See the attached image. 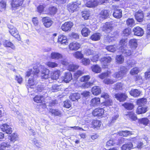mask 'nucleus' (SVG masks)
I'll use <instances>...</instances> for the list:
<instances>
[{
    "label": "nucleus",
    "instance_id": "nucleus-31",
    "mask_svg": "<svg viewBox=\"0 0 150 150\" xmlns=\"http://www.w3.org/2000/svg\"><path fill=\"white\" fill-rule=\"evenodd\" d=\"M80 94L78 93H74L71 94L69 96L70 98L73 101H75L80 98Z\"/></svg>",
    "mask_w": 150,
    "mask_h": 150
},
{
    "label": "nucleus",
    "instance_id": "nucleus-42",
    "mask_svg": "<svg viewBox=\"0 0 150 150\" xmlns=\"http://www.w3.org/2000/svg\"><path fill=\"white\" fill-rule=\"evenodd\" d=\"M122 53L126 56H129L131 55L132 52L131 51L126 49V48H124L120 50Z\"/></svg>",
    "mask_w": 150,
    "mask_h": 150
},
{
    "label": "nucleus",
    "instance_id": "nucleus-6",
    "mask_svg": "<svg viewBox=\"0 0 150 150\" xmlns=\"http://www.w3.org/2000/svg\"><path fill=\"white\" fill-rule=\"evenodd\" d=\"M86 6L88 7L92 8L97 6L99 4L96 0H84Z\"/></svg>",
    "mask_w": 150,
    "mask_h": 150
},
{
    "label": "nucleus",
    "instance_id": "nucleus-16",
    "mask_svg": "<svg viewBox=\"0 0 150 150\" xmlns=\"http://www.w3.org/2000/svg\"><path fill=\"white\" fill-rule=\"evenodd\" d=\"M135 17L136 20L139 22H142L143 19L144 15L142 11H138L135 13Z\"/></svg>",
    "mask_w": 150,
    "mask_h": 150
},
{
    "label": "nucleus",
    "instance_id": "nucleus-19",
    "mask_svg": "<svg viewBox=\"0 0 150 150\" xmlns=\"http://www.w3.org/2000/svg\"><path fill=\"white\" fill-rule=\"evenodd\" d=\"M23 0H13L11 3L12 7L13 8H17L21 6Z\"/></svg>",
    "mask_w": 150,
    "mask_h": 150
},
{
    "label": "nucleus",
    "instance_id": "nucleus-33",
    "mask_svg": "<svg viewBox=\"0 0 150 150\" xmlns=\"http://www.w3.org/2000/svg\"><path fill=\"white\" fill-rule=\"evenodd\" d=\"M60 72V71L57 70L53 72L51 74V78L52 79L57 80L58 79Z\"/></svg>",
    "mask_w": 150,
    "mask_h": 150
},
{
    "label": "nucleus",
    "instance_id": "nucleus-40",
    "mask_svg": "<svg viewBox=\"0 0 150 150\" xmlns=\"http://www.w3.org/2000/svg\"><path fill=\"white\" fill-rule=\"evenodd\" d=\"M117 134L120 136L123 137H127L129 134H132L131 132L128 131H122L118 132Z\"/></svg>",
    "mask_w": 150,
    "mask_h": 150
},
{
    "label": "nucleus",
    "instance_id": "nucleus-50",
    "mask_svg": "<svg viewBox=\"0 0 150 150\" xmlns=\"http://www.w3.org/2000/svg\"><path fill=\"white\" fill-rule=\"evenodd\" d=\"M122 106L127 110H131L134 108V105L132 103H125L122 105Z\"/></svg>",
    "mask_w": 150,
    "mask_h": 150
},
{
    "label": "nucleus",
    "instance_id": "nucleus-48",
    "mask_svg": "<svg viewBox=\"0 0 150 150\" xmlns=\"http://www.w3.org/2000/svg\"><path fill=\"white\" fill-rule=\"evenodd\" d=\"M81 32L83 36L84 37H87L89 34L90 31L88 28H85L82 29Z\"/></svg>",
    "mask_w": 150,
    "mask_h": 150
},
{
    "label": "nucleus",
    "instance_id": "nucleus-49",
    "mask_svg": "<svg viewBox=\"0 0 150 150\" xmlns=\"http://www.w3.org/2000/svg\"><path fill=\"white\" fill-rule=\"evenodd\" d=\"M92 123L94 128L97 129L99 128L101 125V122L98 120H94Z\"/></svg>",
    "mask_w": 150,
    "mask_h": 150
},
{
    "label": "nucleus",
    "instance_id": "nucleus-45",
    "mask_svg": "<svg viewBox=\"0 0 150 150\" xmlns=\"http://www.w3.org/2000/svg\"><path fill=\"white\" fill-rule=\"evenodd\" d=\"M73 56L77 59H82L83 56L81 52L77 51L73 54Z\"/></svg>",
    "mask_w": 150,
    "mask_h": 150
},
{
    "label": "nucleus",
    "instance_id": "nucleus-58",
    "mask_svg": "<svg viewBox=\"0 0 150 150\" xmlns=\"http://www.w3.org/2000/svg\"><path fill=\"white\" fill-rule=\"evenodd\" d=\"M49 13L51 14H54L57 12V9L56 8L53 6L49 8Z\"/></svg>",
    "mask_w": 150,
    "mask_h": 150
},
{
    "label": "nucleus",
    "instance_id": "nucleus-26",
    "mask_svg": "<svg viewBox=\"0 0 150 150\" xmlns=\"http://www.w3.org/2000/svg\"><path fill=\"white\" fill-rule=\"evenodd\" d=\"M36 77H34L35 78H30L28 82L27 83V86L28 88V87L30 88L32 86H33L35 85L37 83L35 81V79Z\"/></svg>",
    "mask_w": 150,
    "mask_h": 150
},
{
    "label": "nucleus",
    "instance_id": "nucleus-53",
    "mask_svg": "<svg viewBox=\"0 0 150 150\" xmlns=\"http://www.w3.org/2000/svg\"><path fill=\"white\" fill-rule=\"evenodd\" d=\"M82 16L85 20L88 19L90 16V12L88 11H83Z\"/></svg>",
    "mask_w": 150,
    "mask_h": 150
},
{
    "label": "nucleus",
    "instance_id": "nucleus-17",
    "mask_svg": "<svg viewBox=\"0 0 150 150\" xmlns=\"http://www.w3.org/2000/svg\"><path fill=\"white\" fill-rule=\"evenodd\" d=\"M125 115L128 117L129 119L132 121H135L137 119L136 115L132 112H126L125 113Z\"/></svg>",
    "mask_w": 150,
    "mask_h": 150
},
{
    "label": "nucleus",
    "instance_id": "nucleus-1",
    "mask_svg": "<svg viewBox=\"0 0 150 150\" xmlns=\"http://www.w3.org/2000/svg\"><path fill=\"white\" fill-rule=\"evenodd\" d=\"M81 4V2L79 1L72 2L67 5V9L69 12L73 13L76 10Z\"/></svg>",
    "mask_w": 150,
    "mask_h": 150
},
{
    "label": "nucleus",
    "instance_id": "nucleus-54",
    "mask_svg": "<svg viewBox=\"0 0 150 150\" xmlns=\"http://www.w3.org/2000/svg\"><path fill=\"white\" fill-rule=\"evenodd\" d=\"M139 70L137 67H135L132 69L130 72V74L133 75L137 74L139 72Z\"/></svg>",
    "mask_w": 150,
    "mask_h": 150
},
{
    "label": "nucleus",
    "instance_id": "nucleus-59",
    "mask_svg": "<svg viewBox=\"0 0 150 150\" xmlns=\"http://www.w3.org/2000/svg\"><path fill=\"white\" fill-rule=\"evenodd\" d=\"M146 101V99L144 98L138 99L137 101V103L139 105L143 104Z\"/></svg>",
    "mask_w": 150,
    "mask_h": 150
},
{
    "label": "nucleus",
    "instance_id": "nucleus-36",
    "mask_svg": "<svg viewBox=\"0 0 150 150\" xmlns=\"http://www.w3.org/2000/svg\"><path fill=\"white\" fill-rule=\"evenodd\" d=\"M91 69L93 71L96 73L100 72L101 70V67L97 64L93 65Z\"/></svg>",
    "mask_w": 150,
    "mask_h": 150
},
{
    "label": "nucleus",
    "instance_id": "nucleus-13",
    "mask_svg": "<svg viewBox=\"0 0 150 150\" xmlns=\"http://www.w3.org/2000/svg\"><path fill=\"white\" fill-rule=\"evenodd\" d=\"M134 34L138 36H142L144 33V32L143 30L139 27H137L134 28L133 29Z\"/></svg>",
    "mask_w": 150,
    "mask_h": 150
},
{
    "label": "nucleus",
    "instance_id": "nucleus-4",
    "mask_svg": "<svg viewBox=\"0 0 150 150\" xmlns=\"http://www.w3.org/2000/svg\"><path fill=\"white\" fill-rule=\"evenodd\" d=\"M101 30L107 33H108L112 31L113 28L112 24L110 22H106L101 27Z\"/></svg>",
    "mask_w": 150,
    "mask_h": 150
},
{
    "label": "nucleus",
    "instance_id": "nucleus-3",
    "mask_svg": "<svg viewBox=\"0 0 150 150\" xmlns=\"http://www.w3.org/2000/svg\"><path fill=\"white\" fill-rule=\"evenodd\" d=\"M127 69L125 67H122L120 70L118 72L115 73L113 75V76L117 79H120L125 75L127 71Z\"/></svg>",
    "mask_w": 150,
    "mask_h": 150
},
{
    "label": "nucleus",
    "instance_id": "nucleus-56",
    "mask_svg": "<svg viewBox=\"0 0 150 150\" xmlns=\"http://www.w3.org/2000/svg\"><path fill=\"white\" fill-rule=\"evenodd\" d=\"M82 59L81 62L83 65H87L90 64V61L89 59L86 58H82Z\"/></svg>",
    "mask_w": 150,
    "mask_h": 150
},
{
    "label": "nucleus",
    "instance_id": "nucleus-9",
    "mask_svg": "<svg viewBox=\"0 0 150 150\" xmlns=\"http://www.w3.org/2000/svg\"><path fill=\"white\" fill-rule=\"evenodd\" d=\"M112 58L109 56H107L103 57L100 59V61L102 64L104 66H105L108 65V64L110 63L111 62Z\"/></svg>",
    "mask_w": 150,
    "mask_h": 150
},
{
    "label": "nucleus",
    "instance_id": "nucleus-24",
    "mask_svg": "<svg viewBox=\"0 0 150 150\" xmlns=\"http://www.w3.org/2000/svg\"><path fill=\"white\" fill-rule=\"evenodd\" d=\"M113 15L114 17L119 18L122 16V11L118 8H116L115 9Z\"/></svg>",
    "mask_w": 150,
    "mask_h": 150
},
{
    "label": "nucleus",
    "instance_id": "nucleus-23",
    "mask_svg": "<svg viewBox=\"0 0 150 150\" xmlns=\"http://www.w3.org/2000/svg\"><path fill=\"white\" fill-rule=\"evenodd\" d=\"M49 72L50 71L48 69L45 68H44L42 71L41 76V78L45 79H47L49 76Z\"/></svg>",
    "mask_w": 150,
    "mask_h": 150
},
{
    "label": "nucleus",
    "instance_id": "nucleus-38",
    "mask_svg": "<svg viewBox=\"0 0 150 150\" xmlns=\"http://www.w3.org/2000/svg\"><path fill=\"white\" fill-rule=\"evenodd\" d=\"M149 120L146 118H143L138 119V122L139 124H142L144 125H147L149 123Z\"/></svg>",
    "mask_w": 150,
    "mask_h": 150
},
{
    "label": "nucleus",
    "instance_id": "nucleus-7",
    "mask_svg": "<svg viewBox=\"0 0 150 150\" xmlns=\"http://www.w3.org/2000/svg\"><path fill=\"white\" fill-rule=\"evenodd\" d=\"M39 72V71L38 69H34L33 71L31 69H29L26 72V76H31L30 78H32L33 77V78H35L34 77H37L38 74Z\"/></svg>",
    "mask_w": 150,
    "mask_h": 150
},
{
    "label": "nucleus",
    "instance_id": "nucleus-30",
    "mask_svg": "<svg viewBox=\"0 0 150 150\" xmlns=\"http://www.w3.org/2000/svg\"><path fill=\"white\" fill-rule=\"evenodd\" d=\"M141 92L138 89H132L129 92V93L132 96L136 97L139 96Z\"/></svg>",
    "mask_w": 150,
    "mask_h": 150
},
{
    "label": "nucleus",
    "instance_id": "nucleus-32",
    "mask_svg": "<svg viewBox=\"0 0 150 150\" xmlns=\"http://www.w3.org/2000/svg\"><path fill=\"white\" fill-rule=\"evenodd\" d=\"M50 57L52 59H58L62 58V55L59 53L53 52L51 53Z\"/></svg>",
    "mask_w": 150,
    "mask_h": 150
},
{
    "label": "nucleus",
    "instance_id": "nucleus-2",
    "mask_svg": "<svg viewBox=\"0 0 150 150\" xmlns=\"http://www.w3.org/2000/svg\"><path fill=\"white\" fill-rule=\"evenodd\" d=\"M8 27L9 29V32L11 35L17 38L18 40H20L21 38L19 34V32L16 28L11 25H8Z\"/></svg>",
    "mask_w": 150,
    "mask_h": 150
},
{
    "label": "nucleus",
    "instance_id": "nucleus-34",
    "mask_svg": "<svg viewBox=\"0 0 150 150\" xmlns=\"http://www.w3.org/2000/svg\"><path fill=\"white\" fill-rule=\"evenodd\" d=\"M129 44L130 47L135 49L137 46V41L135 39L130 40L129 42Z\"/></svg>",
    "mask_w": 150,
    "mask_h": 150
},
{
    "label": "nucleus",
    "instance_id": "nucleus-22",
    "mask_svg": "<svg viewBox=\"0 0 150 150\" xmlns=\"http://www.w3.org/2000/svg\"><path fill=\"white\" fill-rule=\"evenodd\" d=\"M11 146L10 142L9 141L3 142L0 144V150H5L6 148H9Z\"/></svg>",
    "mask_w": 150,
    "mask_h": 150
},
{
    "label": "nucleus",
    "instance_id": "nucleus-44",
    "mask_svg": "<svg viewBox=\"0 0 150 150\" xmlns=\"http://www.w3.org/2000/svg\"><path fill=\"white\" fill-rule=\"evenodd\" d=\"M106 49L108 51L114 52L115 51L117 48V46L115 45H113L108 46L106 47Z\"/></svg>",
    "mask_w": 150,
    "mask_h": 150
},
{
    "label": "nucleus",
    "instance_id": "nucleus-28",
    "mask_svg": "<svg viewBox=\"0 0 150 150\" xmlns=\"http://www.w3.org/2000/svg\"><path fill=\"white\" fill-rule=\"evenodd\" d=\"M147 111V108L145 106H139L137 108L136 112L138 114L145 113Z\"/></svg>",
    "mask_w": 150,
    "mask_h": 150
},
{
    "label": "nucleus",
    "instance_id": "nucleus-39",
    "mask_svg": "<svg viewBox=\"0 0 150 150\" xmlns=\"http://www.w3.org/2000/svg\"><path fill=\"white\" fill-rule=\"evenodd\" d=\"M126 24L129 27H133L135 24V21L133 18H129L126 21Z\"/></svg>",
    "mask_w": 150,
    "mask_h": 150
},
{
    "label": "nucleus",
    "instance_id": "nucleus-11",
    "mask_svg": "<svg viewBox=\"0 0 150 150\" xmlns=\"http://www.w3.org/2000/svg\"><path fill=\"white\" fill-rule=\"evenodd\" d=\"M104 111L103 108H97L94 110L92 112V114L95 116L100 117L104 114Z\"/></svg>",
    "mask_w": 150,
    "mask_h": 150
},
{
    "label": "nucleus",
    "instance_id": "nucleus-62",
    "mask_svg": "<svg viewBox=\"0 0 150 150\" xmlns=\"http://www.w3.org/2000/svg\"><path fill=\"white\" fill-rule=\"evenodd\" d=\"M116 81L109 79H106L104 80L103 82L106 84H110L113 83Z\"/></svg>",
    "mask_w": 150,
    "mask_h": 150
},
{
    "label": "nucleus",
    "instance_id": "nucleus-63",
    "mask_svg": "<svg viewBox=\"0 0 150 150\" xmlns=\"http://www.w3.org/2000/svg\"><path fill=\"white\" fill-rule=\"evenodd\" d=\"M32 142L38 148H40L42 146V143L39 142L35 139H34L33 140Z\"/></svg>",
    "mask_w": 150,
    "mask_h": 150
},
{
    "label": "nucleus",
    "instance_id": "nucleus-55",
    "mask_svg": "<svg viewBox=\"0 0 150 150\" xmlns=\"http://www.w3.org/2000/svg\"><path fill=\"white\" fill-rule=\"evenodd\" d=\"M90 77L89 75L84 76H82L80 79V81L81 82H86L88 81L90 79Z\"/></svg>",
    "mask_w": 150,
    "mask_h": 150
},
{
    "label": "nucleus",
    "instance_id": "nucleus-21",
    "mask_svg": "<svg viewBox=\"0 0 150 150\" xmlns=\"http://www.w3.org/2000/svg\"><path fill=\"white\" fill-rule=\"evenodd\" d=\"M100 103V100L99 98H92L90 101V105L91 107H95L98 105Z\"/></svg>",
    "mask_w": 150,
    "mask_h": 150
},
{
    "label": "nucleus",
    "instance_id": "nucleus-10",
    "mask_svg": "<svg viewBox=\"0 0 150 150\" xmlns=\"http://www.w3.org/2000/svg\"><path fill=\"white\" fill-rule=\"evenodd\" d=\"M42 22L46 28L50 27L53 23V21L48 17H44L42 19Z\"/></svg>",
    "mask_w": 150,
    "mask_h": 150
},
{
    "label": "nucleus",
    "instance_id": "nucleus-25",
    "mask_svg": "<svg viewBox=\"0 0 150 150\" xmlns=\"http://www.w3.org/2000/svg\"><path fill=\"white\" fill-rule=\"evenodd\" d=\"M127 42V40L125 39H122L120 40L119 43L120 47L119 48L120 50L126 48Z\"/></svg>",
    "mask_w": 150,
    "mask_h": 150
},
{
    "label": "nucleus",
    "instance_id": "nucleus-14",
    "mask_svg": "<svg viewBox=\"0 0 150 150\" xmlns=\"http://www.w3.org/2000/svg\"><path fill=\"white\" fill-rule=\"evenodd\" d=\"M63 81L66 83H68L72 79L71 74L70 72H66L63 77Z\"/></svg>",
    "mask_w": 150,
    "mask_h": 150
},
{
    "label": "nucleus",
    "instance_id": "nucleus-64",
    "mask_svg": "<svg viewBox=\"0 0 150 150\" xmlns=\"http://www.w3.org/2000/svg\"><path fill=\"white\" fill-rule=\"evenodd\" d=\"M131 33V29L128 28L125 29L123 31L124 35L126 36H128Z\"/></svg>",
    "mask_w": 150,
    "mask_h": 150
},
{
    "label": "nucleus",
    "instance_id": "nucleus-18",
    "mask_svg": "<svg viewBox=\"0 0 150 150\" xmlns=\"http://www.w3.org/2000/svg\"><path fill=\"white\" fill-rule=\"evenodd\" d=\"M58 42L62 44H66L68 43L67 37L63 35H60L58 37Z\"/></svg>",
    "mask_w": 150,
    "mask_h": 150
},
{
    "label": "nucleus",
    "instance_id": "nucleus-43",
    "mask_svg": "<svg viewBox=\"0 0 150 150\" xmlns=\"http://www.w3.org/2000/svg\"><path fill=\"white\" fill-rule=\"evenodd\" d=\"M44 99L43 96H36L34 98V101L38 103H41Z\"/></svg>",
    "mask_w": 150,
    "mask_h": 150
},
{
    "label": "nucleus",
    "instance_id": "nucleus-12",
    "mask_svg": "<svg viewBox=\"0 0 150 150\" xmlns=\"http://www.w3.org/2000/svg\"><path fill=\"white\" fill-rule=\"evenodd\" d=\"M2 130L6 133L10 134L12 133V128L10 126L6 124H3L1 126Z\"/></svg>",
    "mask_w": 150,
    "mask_h": 150
},
{
    "label": "nucleus",
    "instance_id": "nucleus-27",
    "mask_svg": "<svg viewBox=\"0 0 150 150\" xmlns=\"http://www.w3.org/2000/svg\"><path fill=\"white\" fill-rule=\"evenodd\" d=\"M109 11L106 10H104L101 11L99 16L102 18L105 19L109 16Z\"/></svg>",
    "mask_w": 150,
    "mask_h": 150
},
{
    "label": "nucleus",
    "instance_id": "nucleus-35",
    "mask_svg": "<svg viewBox=\"0 0 150 150\" xmlns=\"http://www.w3.org/2000/svg\"><path fill=\"white\" fill-rule=\"evenodd\" d=\"M101 34L99 33H95L93 34L91 37V39L92 40L96 41L100 39Z\"/></svg>",
    "mask_w": 150,
    "mask_h": 150
},
{
    "label": "nucleus",
    "instance_id": "nucleus-47",
    "mask_svg": "<svg viewBox=\"0 0 150 150\" xmlns=\"http://www.w3.org/2000/svg\"><path fill=\"white\" fill-rule=\"evenodd\" d=\"M116 62L119 64H122L124 61V57L121 55H117L116 58Z\"/></svg>",
    "mask_w": 150,
    "mask_h": 150
},
{
    "label": "nucleus",
    "instance_id": "nucleus-46",
    "mask_svg": "<svg viewBox=\"0 0 150 150\" xmlns=\"http://www.w3.org/2000/svg\"><path fill=\"white\" fill-rule=\"evenodd\" d=\"M79 67V66L78 65L73 64H70L69 65L68 69L70 71H74L78 69Z\"/></svg>",
    "mask_w": 150,
    "mask_h": 150
},
{
    "label": "nucleus",
    "instance_id": "nucleus-51",
    "mask_svg": "<svg viewBox=\"0 0 150 150\" xmlns=\"http://www.w3.org/2000/svg\"><path fill=\"white\" fill-rule=\"evenodd\" d=\"M84 74V72L83 71L79 70L77 71L75 73L74 75V78L76 79H77L81 76Z\"/></svg>",
    "mask_w": 150,
    "mask_h": 150
},
{
    "label": "nucleus",
    "instance_id": "nucleus-15",
    "mask_svg": "<svg viewBox=\"0 0 150 150\" xmlns=\"http://www.w3.org/2000/svg\"><path fill=\"white\" fill-rule=\"evenodd\" d=\"M115 98L120 101H124L127 97L125 93H117L115 95Z\"/></svg>",
    "mask_w": 150,
    "mask_h": 150
},
{
    "label": "nucleus",
    "instance_id": "nucleus-20",
    "mask_svg": "<svg viewBox=\"0 0 150 150\" xmlns=\"http://www.w3.org/2000/svg\"><path fill=\"white\" fill-rule=\"evenodd\" d=\"M8 139L11 143H14L18 139V136L17 133H13L11 135L8 136Z\"/></svg>",
    "mask_w": 150,
    "mask_h": 150
},
{
    "label": "nucleus",
    "instance_id": "nucleus-8",
    "mask_svg": "<svg viewBox=\"0 0 150 150\" xmlns=\"http://www.w3.org/2000/svg\"><path fill=\"white\" fill-rule=\"evenodd\" d=\"M81 46L80 44L77 42H73L70 44L69 48L70 50L76 51L80 48Z\"/></svg>",
    "mask_w": 150,
    "mask_h": 150
},
{
    "label": "nucleus",
    "instance_id": "nucleus-37",
    "mask_svg": "<svg viewBox=\"0 0 150 150\" xmlns=\"http://www.w3.org/2000/svg\"><path fill=\"white\" fill-rule=\"evenodd\" d=\"M133 147V145L131 142L122 145L121 147L122 150H129Z\"/></svg>",
    "mask_w": 150,
    "mask_h": 150
},
{
    "label": "nucleus",
    "instance_id": "nucleus-60",
    "mask_svg": "<svg viewBox=\"0 0 150 150\" xmlns=\"http://www.w3.org/2000/svg\"><path fill=\"white\" fill-rule=\"evenodd\" d=\"M50 112H51L52 114L56 116H59L61 114L60 112L58 110L52 109L50 110Z\"/></svg>",
    "mask_w": 150,
    "mask_h": 150
},
{
    "label": "nucleus",
    "instance_id": "nucleus-61",
    "mask_svg": "<svg viewBox=\"0 0 150 150\" xmlns=\"http://www.w3.org/2000/svg\"><path fill=\"white\" fill-rule=\"evenodd\" d=\"M6 6V2L5 1H2L0 2V8L2 11L5 10Z\"/></svg>",
    "mask_w": 150,
    "mask_h": 150
},
{
    "label": "nucleus",
    "instance_id": "nucleus-57",
    "mask_svg": "<svg viewBox=\"0 0 150 150\" xmlns=\"http://www.w3.org/2000/svg\"><path fill=\"white\" fill-rule=\"evenodd\" d=\"M47 65L49 67L54 68L58 66V64L54 62H49L46 63Z\"/></svg>",
    "mask_w": 150,
    "mask_h": 150
},
{
    "label": "nucleus",
    "instance_id": "nucleus-5",
    "mask_svg": "<svg viewBox=\"0 0 150 150\" xmlns=\"http://www.w3.org/2000/svg\"><path fill=\"white\" fill-rule=\"evenodd\" d=\"M73 25V23L71 22H65L61 26V29L64 31H70Z\"/></svg>",
    "mask_w": 150,
    "mask_h": 150
},
{
    "label": "nucleus",
    "instance_id": "nucleus-41",
    "mask_svg": "<svg viewBox=\"0 0 150 150\" xmlns=\"http://www.w3.org/2000/svg\"><path fill=\"white\" fill-rule=\"evenodd\" d=\"M3 44L6 47H10L13 49H15V47L13 45L11 42H9L8 40H4Z\"/></svg>",
    "mask_w": 150,
    "mask_h": 150
},
{
    "label": "nucleus",
    "instance_id": "nucleus-52",
    "mask_svg": "<svg viewBox=\"0 0 150 150\" xmlns=\"http://www.w3.org/2000/svg\"><path fill=\"white\" fill-rule=\"evenodd\" d=\"M84 53L86 55H90L94 54V51L90 48H86L84 50Z\"/></svg>",
    "mask_w": 150,
    "mask_h": 150
},
{
    "label": "nucleus",
    "instance_id": "nucleus-29",
    "mask_svg": "<svg viewBox=\"0 0 150 150\" xmlns=\"http://www.w3.org/2000/svg\"><path fill=\"white\" fill-rule=\"evenodd\" d=\"M91 91L93 94L96 96L98 95L101 93V90L99 87L95 86L92 88Z\"/></svg>",
    "mask_w": 150,
    "mask_h": 150
}]
</instances>
